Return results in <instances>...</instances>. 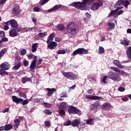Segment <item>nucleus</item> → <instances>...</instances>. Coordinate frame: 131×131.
Listing matches in <instances>:
<instances>
[{
    "mask_svg": "<svg viewBox=\"0 0 131 131\" xmlns=\"http://www.w3.org/2000/svg\"><path fill=\"white\" fill-rule=\"evenodd\" d=\"M5 25H11V30L9 31V34L11 37L17 36L18 33L22 30V29L18 27V23L15 19H11L6 22Z\"/></svg>",
    "mask_w": 131,
    "mask_h": 131,
    "instance_id": "nucleus-1",
    "label": "nucleus"
},
{
    "mask_svg": "<svg viewBox=\"0 0 131 131\" xmlns=\"http://www.w3.org/2000/svg\"><path fill=\"white\" fill-rule=\"evenodd\" d=\"M129 5V1L128 0H118L117 2L115 4L114 8L116 9L115 10L111 11L108 14V17H111V16H114L119 10L123 9V7H119L120 6H123L124 8H127Z\"/></svg>",
    "mask_w": 131,
    "mask_h": 131,
    "instance_id": "nucleus-2",
    "label": "nucleus"
},
{
    "mask_svg": "<svg viewBox=\"0 0 131 131\" xmlns=\"http://www.w3.org/2000/svg\"><path fill=\"white\" fill-rule=\"evenodd\" d=\"M93 2H95V0H83L82 2H77L72 3V5L74 8L78 9V10H81L82 11H88V4H91Z\"/></svg>",
    "mask_w": 131,
    "mask_h": 131,
    "instance_id": "nucleus-3",
    "label": "nucleus"
},
{
    "mask_svg": "<svg viewBox=\"0 0 131 131\" xmlns=\"http://www.w3.org/2000/svg\"><path fill=\"white\" fill-rule=\"evenodd\" d=\"M67 30L68 33L72 35H75L78 32L79 29L78 28V26L75 25L74 23L71 22L67 25Z\"/></svg>",
    "mask_w": 131,
    "mask_h": 131,
    "instance_id": "nucleus-4",
    "label": "nucleus"
},
{
    "mask_svg": "<svg viewBox=\"0 0 131 131\" xmlns=\"http://www.w3.org/2000/svg\"><path fill=\"white\" fill-rule=\"evenodd\" d=\"M11 64L8 62H4L0 65V75H8V72L5 70H9Z\"/></svg>",
    "mask_w": 131,
    "mask_h": 131,
    "instance_id": "nucleus-5",
    "label": "nucleus"
},
{
    "mask_svg": "<svg viewBox=\"0 0 131 131\" xmlns=\"http://www.w3.org/2000/svg\"><path fill=\"white\" fill-rule=\"evenodd\" d=\"M62 75L66 78L70 79V80H76V79H78V75L73 72H63L62 73Z\"/></svg>",
    "mask_w": 131,
    "mask_h": 131,
    "instance_id": "nucleus-6",
    "label": "nucleus"
},
{
    "mask_svg": "<svg viewBox=\"0 0 131 131\" xmlns=\"http://www.w3.org/2000/svg\"><path fill=\"white\" fill-rule=\"evenodd\" d=\"M12 99L13 102H14V103H16V104H19V103H22V102H23L22 104L23 105H27V104H28V99H25L23 101V99L18 98L16 96H12Z\"/></svg>",
    "mask_w": 131,
    "mask_h": 131,
    "instance_id": "nucleus-7",
    "label": "nucleus"
},
{
    "mask_svg": "<svg viewBox=\"0 0 131 131\" xmlns=\"http://www.w3.org/2000/svg\"><path fill=\"white\" fill-rule=\"evenodd\" d=\"M68 113L69 114H77L78 115H81V111L77 108L76 107L71 106L68 108Z\"/></svg>",
    "mask_w": 131,
    "mask_h": 131,
    "instance_id": "nucleus-8",
    "label": "nucleus"
},
{
    "mask_svg": "<svg viewBox=\"0 0 131 131\" xmlns=\"http://www.w3.org/2000/svg\"><path fill=\"white\" fill-rule=\"evenodd\" d=\"M89 54V51L84 49V48H79L73 52V56H76V55H86Z\"/></svg>",
    "mask_w": 131,
    "mask_h": 131,
    "instance_id": "nucleus-9",
    "label": "nucleus"
},
{
    "mask_svg": "<svg viewBox=\"0 0 131 131\" xmlns=\"http://www.w3.org/2000/svg\"><path fill=\"white\" fill-rule=\"evenodd\" d=\"M107 76L109 79H112L114 81L118 80V74L117 73L114 72L113 71H111L108 73Z\"/></svg>",
    "mask_w": 131,
    "mask_h": 131,
    "instance_id": "nucleus-10",
    "label": "nucleus"
},
{
    "mask_svg": "<svg viewBox=\"0 0 131 131\" xmlns=\"http://www.w3.org/2000/svg\"><path fill=\"white\" fill-rule=\"evenodd\" d=\"M102 6H103V2H94L92 5L91 10H92V11H97V10H99L100 7H102Z\"/></svg>",
    "mask_w": 131,
    "mask_h": 131,
    "instance_id": "nucleus-11",
    "label": "nucleus"
},
{
    "mask_svg": "<svg viewBox=\"0 0 131 131\" xmlns=\"http://www.w3.org/2000/svg\"><path fill=\"white\" fill-rule=\"evenodd\" d=\"M47 43L48 45V48H49L50 50H54L57 45V42L55 41L51 42V41H50V39H47Z\"/></svg>",
    "mask_w": 131,
    "mask_h": 131,
    "instance_id": "nucleus-12",
    "label": "nucleus"
},
{
    "mask_svg": "<svg viewBox=\"0 0 131 131\" xmlns=\"http://www.w3.org/2000/svg\"><path fill=\"white\" fill-rule=\"evenodd\" d=\"M99 107L100 103L99 102H95L94 103L90 105V110L91 111H94V112H96Z\"/></svg>",
    "mask_w": 131,
    "mask_h": 131,
    "instance_id": "nucleus-13",
    "label": "nucleus"
},
{
    "mask_svg": "<svg viewBox=\"0 0 131 131\" xmlns=\"http://www.w3.org/2000/svg\"><path fill=\"white\" fill-rule=\"evenodd\" d=\"M21 65L22 62H21L20 60L18 59H15L14 61V66L13 67V69L14 70H18L19 69L21 68Z\"/></svg>",
    "mask_w": 131,
    "mask_h": 131,
    "instance_id": "nucleus-14",
    "label": "nucleus"
},
{
    "mask_svg": "<svg viewBox=\"0 0 131 131\" xmlns=\"http://www.w3.org/2000/svg\"><path fill=\"white\" fill-rule=\"evenodd\" d=\"M85 99L87 100H101V97L98 96H93L90 95H87L85 96Z\"/></svg>",
    "mask_w": 131,
    "mask_h": 131,
    "instance_id": "nucleus-15",
    "label": "nucleus"
},
{
    "mask_svg": "<svg viewBox=\"0 0 131 131\" xmlns=\"http://www.w3.org/2000/svg\"><path fill=\"white\" fill-rule=\"evenodd\" d=\"M13 127V125L11 124H6L5 126H2L0 127V129H1L2 131L6 130H10L12 129Z\"/></svg>",
    "mask_w": 131,
    "mask_h": 131,
    "instance_id": "nucleus-16",
    "label": "nucleus"
},
{
    "mask_svg": "<svg viewBox=\"0 0 131 131\" xmlns=\"http://www.w3.org/2000/svg\"><path fill=\"white\" fill-rule=\"evenodd\" d=\"M19 13L20 7H19V6L16 5L12 9V14L15 15V16H17V15H19Z\"/></svg>",
    "mask_w": 131,
    "mask_h": 131,
    "instance_id": "nucleus-17",
    "label": "nucleus"
},
{
    "mask_svg": "<svg viewBox=\"0 0 131 131\" xmlns=\"http://www.w3.org/2000/svg\"><path fill=\"white\" fill-rule=\"evenodd\" d=\"M36 59H37V56H34L33 61H32L30 68L31 69H35L36 67Z\"/></svg>",
    "mask_w": 131,
    "mask_h": 131,
    "instance_id": "nucleus-18",
    "label": "nucleus"
},
{
    "mask_svg": "<svg viewBox=\"0 0 131 131\" xmlns=\"http://www.w3.org/2000/svg\"><path fill=\"white\" fill-rule=\"evenodd\" d=\"M21 82L22 83H26L27 82H31L32 81V78L31 77H28L27 76H25L21 78Z\"/></svg>",
    "mask_w": 131,
    "mask_h": 131,
    "instance_id": "nucleus-19",
    "label": "nucleus"
},
{
    "mask_svg": "<svg viewBox=\"0 0 131 131\" xmlns=\"http://www.w3.org/2000/svg\"><path fill=\"white\" fill-rule=\"evenodd\" d=\"M113 63L120 69H123L124 68V66L121 65L120 61L117 60H114Z\"/></svg>",
    "mask_w": 131,
    "mask_h": 131,
    "instance_id": "nucleus-20",
    "label": "nucleus"
},
{
    "mask_svg": "<svg viewBox=\"0 0 131 131\" xmlns=\"http://www.w3.org/2000/svg\"><path fill=\"white\" fill-rule=\"evenodd\" d=\"M61 6H62V5H55L52 8L49 9L48 10V12H50L51 13H52L53 12L58 11V10H59V9H60V8H61Z\"/></svg>",
    "mask_w": 131,
    "mask_h": 131,
    "instance_id": "nucleus-21",
    "label": "nucleus"
},
{
    "mask_svg": "<svg viewBox=\"0 0 131 131\" xmlns=\"http://www.w3.org/2000/svg\"><path fill=\"white\" fill-rule=\"evenodd\" d=\"M111 108H112V105L108 102H105L103 104L102 108L103 110H109Z\"/></svg>",
    "mask_w": 131,
    "mask_h": 131,
    "instance_id": "nucleus-22",
    "label": "nucleus"
},
{
    "mask_svg": "<svg viewBox=\"0 0 131 131\" xmlns=\"http://www.w3.org/2000/svg\"><path fill=\"white\" fill-rule=\"evenodd\" d=\"M47 90L48 92V93L47 94L48 97H51V96H52V95H53V94H54V93L56 92V89L55 88H47Z\"/></svg>",
    "mask_w": 131,
    "mask_h": 131,
    "instance_id": "nucleus-23",
    "label": "nucleus"
},
{
    "mask_svg": "<svg viewBox=\"0 0 131 131\" xmlns=\"http://www.w3.org/2000/svg\"><path fill=\"white\" fill-rule=\"evenodd\" d=\"M80 124H81L80 121H79L78 119H75L72 122V125L73 127L78 126Z\"/></svg>",
    "mask_w": 131,
    "mask_h": 131,
    "instance_id": "nucleus-24",
    "label": "nucleus"
},
{
    "mask_svg": "<svg viewBox=\"0 0 131 131\" xmlns=\"http://www.w3.org/2000/svg\"><path fill=\"white\" fill-rule=\"evenodd\" d=\"M120 43L121 45L127 46L129 45V41L127 40V38H124L123 40H120Z\"/></svg>",
    "mask_w": 131,
    "mask_h": 131,
    "instance_id": "nucleus-25",
    "label": "nucleus"
},
{
    "mask_svg": "<svg viewBox=\"0 0 131 131\" xmlns=\"http://www.w3.org/2000/svg\"><path fill=\"white\" fill-rule=\"evenodd\" d=\"M126 56L128 59H130V62H131V48L130 47H128L127 48V50L126 51Z\"/></svg>",
    "mask_w": 131,
    "mask_h": 131,
    "instance_id": "nucleus-26",
    "label": "nucleus"
},
{
    "mask_svg": "<svg viewBox=\"0 0 131 131\" xmlns=\"http://www.w3.org/2000/svg\"><path fill=\"white\" fill-rule=\"evenodd\" d=\"M37 48H38V43H34L32 46V52L35 53L37 50Z\"/></svg>",
    "mask_w": 131,
    "mask_h": 131,
    "instance_id": "nucleus-27",
    "label": "nucleus"
},
{
    "mask_svg": "<svg viewBox=\"0 0 131 131\" xmlns=\"http://www.w3.org/2000/svg\"><path fill=\"white\" fill-rule=\"evenodd\" d=\"M57 28L59 31H64L66 29V27L63 24H59L57 26Z\"/></svg>",
    "mask_w": 131,
    "mask_h": 131,
    "instance_id": "nucleus-28",
    "label": "nucleus"
},
{
    "mask_svg": "<svg viewBox=\"0 0 131 131\" xmlns=\"http://www.w3.org/2000/svg\"><path fill=\"white\" fill-rule=\"evenodd\" d=\"M67 103L65 102H61L59 106V109L66 110V108H67Z\"/></svg>",
    "mask_w": 131,
    "mask_h": 131,
    "instance_id": "nucleus-29",
    "label": "nucleus"
},
{
    "mask_svg": "<svg viewBox=\"0 0 131 131\" xmlns=\"http://www.w3.org/2000/svg\"><path fill=\"white\" fill-rule=\"evenodd\" d=\"M15 125H14V128H18L19 127V125L20 124V120L19 119H16L14 120V121Z\"/></svg>",
    "mask_w": 131,
    "mask_h": 131,
    "instance_id": "nucleus-30",
    "label": "nucleus"
},
{
    "mask_svg": "<svg viewBox=\"0 0 131 131\" xmlns=\"http://www.w3.org/2000/svg\"><path fill=\"white\" fill-rule=\"evenodd\" d=\"M7 52H8V49L7 48H4L0 51V59H1L2 57H3V56H4L6 53H7Z\"/></svg>",
    "mask_w": 131,
    "mask_h": 131,
    "instance_id": "nucleus-31",
    "label": "nucleus"
},
{
    "mask_svg": "<svg viewBox=\"0 0 131 131\" xmlns=\"http://www.w3.org/2000/svg\"><path fill=\"white\" fill-rule=\"evenodd\" d=\"M108 26V29H114L115 28V24L114 23H110L107 24V25Z\"/></svg>",
    "mask_w": 131,
    "mask_h": 131,
    "instance_id": "nucleus-32",
    "label": "nucleus"
},
{
    "mask_svg": "<svg viewBox=\"0 0 131 131\" xmlns=\"http://www.w3.org/2000/svg\"><path fill=\"white\" fill-rule=\"evenodd\" d=\"M47 36V32H44V33H40L39 34H38L36 36V37H41V38H42V37H45Z\"/></svg>",
    "mask_w": 131,
    "mask_h": 131,
    "instance_id": "nucleus-33",
    "label": "nucleus"
},
{
    "mask_svg": "<svg viewBox=\"0 0 131 131\" xmlns=\"http://www.w3.org/2000/svg\"><path fill=\"white\" fill-rule=\"evenodd\" d=\"M98 53L99 54H104L105 53V49L103 47L99 46Z\"/></svg>",
    "mask_w": 131,
    "mask_h": 131,
    "instance_id": "nucleus-34",
    "label": "nucleus"
},
{
    "mask_svg": "<svg viewBox=\"0 0 131 131\" xmlns=\"http://www.w3.org/2000/svg\"><path fill=\"white\" fill-rule=\"evenodd\" d=\"M56 54L58 55L66 54V51L65 50H59L56 52Z\"/></svg>",
    "mask_w": 131,
    "mask_h": 131,
    "instance_id": "nucleus-35",
    "label": "nucleus"
},
{
    "mask_svg": "<svg viewBox=\"0 0 131 131\" xmlns=\"http://www.w3.org/2000/svg\"><path fill=\"white\" fill-rule=\"evenodd\" d=\"M36 103H38L39 104H41V105H42L45 101H43V99L42 98H38L36 100Z\"/></svg>",
    "mask_w": 131,
    "mask_h": 131,
    "instance_id": "nucleus-36",
    "label": "nucleus"
},
{
    "mask_svg": "<svg viewBox=\"0 0 131 131\" xmlns=\"http://www.w3.org/2000/svg\"><path fill=\"white\" fill-rule=\"evenodd\" d=\"M18 95L19 96L21 97V98L23 97L24 99H26L27 98V95L25 93H23L21 92H18Z\"/></svg>",
    "mask_w": 131,
    "mask_h": 131,
    "instance_id": "nucleus-37",
    "label": "nucleus"
},
{
    "mask_svg": "<svg viewBox=\"0 0 131 131\" xmlns=\"http://www.w3.org/2000/svg\"><path fill=\"white\" fill-rule=\"evenodd\" d=\"M55 37V33H52V34H51L48 38V39H50V41L51 40V41H52L53 40V38H54Z\"/></svg>",
    "mask_w": 131,
    "mask_h": 131,
    "instance_id": "nucleus-38",
    "label": "nucleus"
},
{
    "mask_svg": "<svg viewBox=\"0 0 131 131\" xmlns=\"http://www.w3.org/2000/svg\"><path fill=\"white\" fill-rule=\"evenodd\" d=\"M118 72L119 73L120 75H122L123 76L127 75V73L124 72V71H123V70H119V71Z\"/></svg>",
    "mask_w": 131,
    "mask_h": 131,
    "instance_id": "nucleus-39",
    "label": "nucleus"
},
{
    "mask_svg": "<svg viewBox=\"0 0 131 131\" xmlns=\"http://www.w3.org/2000/svg\"><path fill=\"white\" fill-rule=\"evenodd\" d=\"M72 122L71 121L68 120L67 122H64L63 125L66 126H68L69 125H72Z\"/></svg>",
    "mask_w": 131,
    "mask_h": 131,
    "instance_id": "nucleus-40",
    "label": "nucleus"
},
{
    "mask_svg": "<svg viewBox=\"0 0 131 131\" xmlns=\"http://www.w3.org/2000/svg\"><path fill=\"white\" fill-rule=\"evenodd\" d=\"M111 70H113V71H115V72H119V69L115 67H111Z\"/></svg>",
    "mask_w": 131,
    "mask_h": 131,
    "instance_id": "nucleus-41",
    "label": "nucleus"
},
{
    "mask_svg": "<svg viewBox=\"0 0 131 131\" xmlns=\"http://www.w3.org/2000/svg\"><path fill=\"white\" fill-rule=\"evenodd\" d=\"M59 113L61 116H64L65 115V110L59 109Z\"/></svg>",
    "mask_w": 131,
    "mask_h": 131,
    "instance_id": "nucleus-42",
    "label": "nucleus"
},
{
    "mask_svg": "<svg viewBox=\"0 0 131 131\" xmlns=\"http://www.w3.org/2000/svg\"><path fill=\"white\" fill-rule=\"evenodd\" d=\"M42 61H43V60H42V59H40L39 60H37V59H36V65H37V66L40 65V64H41V63L42 62Z\"/></svg>",
    "mask_w": 131,
    "mask_h": 131,
    "instance_id": "nucleus-43",
    "label": "nucleus"
},
{
    "mask_svg": "<svg viewBox=\"0 0 131 131\" xmlns=\"http://www.w3.org/2000/svg\"><path fill=\"white\" fill-rule=\"evenodd\" d=\"M107 78H108V75L103 76V78L102 80V81L103 82V83H107V81H106V80H107Z\"/></svg>",
    "mask_w": 131,
    "mask_h": 131,
    "instance_id": "nucleus-44",
    "label": "nucleus"
},
{
    "mask_svg": "<svg viewBox=\"0 0 131 131\" xmlns=\"http://www.w3.org/2000/svg\"><path fill=\"white\" fill-rule=\"evenodd\" d=\"M2 39L1 40H0V41H1V45H3V41H8V40H9V39H8V38L6 37H2Z\"/></svg>",
    "mask_w": 131,
    "mask_h": 131,
    "instance_id": "nucleus-45",
    "label": "nucleus"
},
{
    "mask_svg": "<svg viewBox=\"0 0 131 131\" xmlns=\"http://www.w3.org/2000/svg\"><path fill=\"white\" fill-rule=\"evenodd\" d=\"M44 113L47 115H50V114H52V112L50 110H46L44 111Z\"/></svg>",
    "mask_w": 131,
    "mask_h": 131,
    "instance_id": "nucleus-46",
    "label": "nucleus"
},
{
    "mask_svg": "<svg viewBox=\"0 0 131 131\" xmlns=\"http://www.w3.org/2000/svg\"><path fill=\"white\" fill-rule=\"evenodd\" d=\"M23 64H24V66H25V67H27V66H28V65H29V62H28V61L26 60L23 62Z\"/></svg>",
    "mask_w": 131,
    "mask_h": 131,
    "instance_id": "nucleus-47",
    "label": "nucleus"
},
{
    "mask_svg": "<svg viewBox=\"0 0 131 131\" xmlns=\"http://www.w3.org/2000/svg\"><path fill=\"white\" fill-rule=\"evenodd\" d=\"M6 34L4 31H0V37H4L5 36Z\"/></svg>",
    "mask_w": 131,
    "mask_h": 131,
    "instance_id": "nucleus-48",
    "label": "nucleus"
},
{
    "mask_svg": "<svg viewBox=\"0 0 131 131\" xmlns=\"http://www.w3.org/2000/svg\"><path fill=\"white\" fill-rule=\"evenodd\" d=\"M34 57H36V56L34 55L33 54H30L28 56V58L29 59H32V58L34 59Z\"/></svg>",
    "mask_w": 131,
    "mask_h": 131,
    "instance_id": "nucleus-49",
    "label": "nucleus"
},
{
    "mask_svg": "<svg viewBox=\"0 0 131 131\" xmlns=\"http://www.w3.org/2000/svg\"><path fill=\"white\" fill-rule=\"evenodd\" d=\"M49 1L50 0H42L41 2V6H43V5H45V4H47V3H48V2H49Z\"/></svg>",
    "mask_w": 131,
    "mask_h": 131,
    "instance_id": "nucleus-50",
    "label": "nucleus"
},
{
    "mask_svg": "<svg viewBox=\"0 0 131 131\" xmlns=\"http://www.w3.org/2000/svg\"><path fill=\"white\" fill-rule=\"evenodd\" d=\"M118 91L119 92H124L125 91V89L123 87L120 86L118 88Z\"/></svg>",
    "mask_w": 131,
    "mask_h": 131,
    "instance_id": "nucleus-51",
    "label": "nucleus"
},
{
    "mask_svg": "<svg viewBox=\"0 0 131 131\" xmlns=\"http://www.w3.org/2000/svg\"><path fill=\"white\" fill-rule=\"evenodd\" d=\"M45 124L46 126H50V125H51V122L46 121L45 122Z\"/></svg>",
    "mask_w": 131,
    "mask_h": 131,
    "instance_id": "nucleus-52",
    "label": "nucleus"
},
{
    "mask_svg": "<svg viewBox=\"0 0 131 131\" xmlns=\"http://www.w3.org/2000/svg\"><path fill=\"white\" fill-rule=\"evenodd\" d=\"M20 54L22 56H24L26 54V50L24 49L20 51Z\"/></svg>",
    "mask_w": 131,
    "mask_h": 131,
    "instance_id": "nucleus-53",
    "label": "nucleus"
},
{
    "mask_svg": "<svg viewBox=\"0 0 131 131\" xmlns=\"http://www.w3.org/2000/svg\"><path fill=\"white\" fill-rule=\"evenodd\" d=\"M9 110H10V108L9 107L5 108L2 112L3 113H6V112H9Z\"/></svg>",
    "mask_w": 131,
    "mask_h": 131,
    "instance_id": "nucleus-54",
    "label": "nucleus"
},
{
    "mask_svg": "<svg viewBox=\"0 0 131 131\" xmlns=\"http://www.w3.org/2000/svg\"><path fill=\"white\" fill-rule=\"evenodd\" d=\"M121 100L123 101V102H127V101H128V98L126 97H122Z\"/></svg>",
    "mask_w": 131,
    "mask_h": 131,
    "instance_id": "nucleus-55",
    "label": "nucleus"
},
{
    "mask_svg": "<svg viewBox=\"0 0 131 131\" xmlns=\"http://www.w3.org/2000/svg\"><path fill=\"white\" fill-rule=\"evenodd\" d=\"M93 121L92 119H89L88 120H86V123L87 124H91V123Z\"/></svg>",
    "mask_w": 131,
    "mask_h": 131,
    "instance_id": "nucleus-56",
    "label": "nucleus"
},
{
    "mask_svg": "<svg viewBox=\"0 0 131 131\" xmlns=\"http://www.w3.org/2000/svg\"><path fill=\"white\" fill-rule=\"evenodd\" d=\"M61 98H67V94L62 93Z\"/></svg>",
    "mask_w": 131,
    "mask_h": 131,
    "instance_id": "nucleus-57",
    "label": "nucleus"
},
{
    "mask_svg": "<svg viewBox=\"0 0 131 131\" xmlns=\"http://www.w3.org/2000/svg\"><path fill=\"white\" fill-rule=\"evenodd\" d=\"M93 92H94V90H93L92 89L88 90V94H93Z\"/></svg>",
    "mask_w": 131,
    "mask_h": 131,
    "instance_id": "nucleus-58",
    "label": "nucleus"
},
{
    "mask_svg": "<svg viewBox=\"0 0 131 131\" xmlns=\"http://www.w3.org/2000/svg\"><path fill=\"white\" fill-rule=\"evenodd\" d=\"M22 71H20L19 72H17L15 73V75H17V76H20V75H21V74H22Z\"/></svg>",
    "mask_w": 131,
    "mask_h": 131,
    "instance_id": "nucleus-59",
    "label": "nucleus"
},
{
    "mask_svg": "<svg viewBox=\"0 0 131 131\" xmlns=\"http://www.w3.org/2000/svg\"><path fill=\"white\" fill-rule=\"evenodd\" d=\"M34 12H38L39 11V8L37 7H35L34 8Z\"/></svg>",
    "mask_w": 131,
    "mask_h": 131,
    "instance_id": "nucleus-60",
    "label": "nucleus"
},
{
    "mask_svg": "<svg viewBox=\"0 0 131 131\" xmlns=\"http://www.w3.org/2000/svg\"><path fill=\"white\" fill-rule=\"evenodd\" d=\"M123 10H120L117 13V15H121V14H123Z\"/></svg>",
    "mask_w": 131,
    "mask_h": 131,
    "instance_id": "nucleus-61",
    "label": "nucleus"
},
{
    "mask_svg": "<svg viewBox=\"0 0 131 131\" xmlns=\"http://www.w3.org/2000/svg\"><path fill=\"white\" fill-rule=\"evenodd\" d=\"M7 2V0H1L0 1V5H4L5 3Z\"/></svg>",
    "mask_w": 131,
    "mask_h": 131,
    "instance_id": "nucleus-62",
    "label": "nucleus"
},
{
    "mask_svg": "<svg viewBox=\"0 0 131 131\" xmlns=\"http://www.w3.org/2000/svg\"><path fill=\"white\" fill-rule=\"evenodd\" d=\"M4 30H8L9 29V25H5V26L4 27Z\"/></svg>",
    "mask_w": 131,
    "mask_h": 131,
    "instance_id": "nucleus-63",
    "label": "nucleus"
},
{
    "mask_svg": "<svg viewBox=\"0 0 131 131\" xmlns=\"http://www.w3.org/2000/svg\"><path fill=\"white\" fill-rule=\"evenodd\" d=\"M76 88V85L74 84L72 85V86L70 87V90H74Z\"/></svg>",
    "mask_w": 131,
    "mask_h": 131,
    "instance_id": "nucleus-64",
    "label": "nucleus"
}]
</instances>
